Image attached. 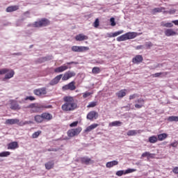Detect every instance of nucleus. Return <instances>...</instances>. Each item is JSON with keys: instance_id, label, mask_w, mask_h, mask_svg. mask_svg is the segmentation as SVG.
I'll list each match as a JSON object with an SVG mask.
<instances>
[{"instance_id": "f257e3e1", "label": "nucleus", "mask_w": 178, "mask_h": 178, "mask_svg": "<svg viewBox=\"0 0 178 178\" xmlns=\"http://www.w3.org/2000/svg\"><path fill=\"white\" fill-rule=\"evenodd\" d=\"M64 104L62 105L61 109L64 112H72L77 109V102L74 99V97L72 96L64 97Z\"/></svg>"}, {"instance_id": "f03ea898", "label": "nucleus", "mask_w": 178, "mask_h": 178, "mask_svg": "<svg viewBox=\"0 0 178 178\" xmlns=\"http://www.w3.org/2000/svg\"><path fill=\"white\" fill-rule=\"evenodd\" d=\"M76 76V72L73 71H68L66 72L64 75L60 74L56 76L54 79H53L50 81V86H55L60 81V79H62L63 81H67V80H69V79H72V77H74Z\"/></svg>"}, {"instance_id": "7ed1b4c3", "label": "nucleus", "mask_w": 178, "mask_h": 178, "mask_svg": "<svg viewBox=\"0 0 178 178\" xmlns=\"http://www.w3.org/2000/svg\"><path fill=\"white\" fill-rule=\"evenodd\" d=\"M137 37V33L136 32H128L124 35H122L117 38V41L120 42L122 41H127V40H133Z\"/></svg>"}, {"instance_id": "20e7f679", "label": "nucleus", "mask_w": 178, "mask_h": 178, "mask_svg": "<svg viewBox=\"0 0 178 178\" xmlns=\"http://www.w3.org/2000/svg\"><path fill=\"white\" fill-rule=\"evenodd\" d=\"M0 74H6L3 78V81L12 79L15 76V71L13 70H10L8 68H3L0 70Z\"/></svg>"}, {"instance_id": "39448f33", "label": "nucleus", "mask_w": 178, "mask_h": 178, "mask_svg": "<svg viewBox=\"0 0 178 178\" xmlns=\"http://www.w3.org/2000/svg\"><path fill=\"white\" fill-rule=\"evenodd\" d=\"M6 124H17L18 126H26V124H29L28 121H21L19 120V119L15 118V119H8L6 120L5 122Z\"/></svg>"}, {"instance_id": "423d86ee", "label": "nucleus", "mask_w": 178, "mask_h": 178, "mask_svg": "<svg viewBox=\"0 0 178 178\" xmlns=\"http://www.w3.org/2000/svg\"><path fill=\"white\" fill-rule=\"evenodd\" d=\"M28 108H31L30 112L31 113H38L40 112H42V107L38 106L35 104H32L28 106Z\"/></svg>"}, {"instance_id": "0eeeda50", "label": "nucleus", "mask_w": 178, "mask_h": 178, "mask_svg": "<svg viewBox=\"0 0 178 178\" xmlns=\"http://www.w3.org/2000/svg\"><path fill=\"white\" fill-rule=\"evenodd\" d=\"M81 130H83V129H81L80 127L76 129H70L67 131V136L68 137H74L75 136H79V134L81 133Z\"/></svg>"}, {"instance_id": "6e6552de", "label": "nucleus", "mask_w": 178, "mask_h": 178, "mask_svg": "<svg viewBox=\"0 0 178 178\" xmlns=\"http://www.w3.org/2000/svg\"><path fill=\"white\" fill-rule=\"evenodd\" d=\"M63 91H74L76 90V82L74 81H71L67 85H65L62 87Z\"/></svg>"}, {"instance_id": "1a4fd4ad", "label": "nucleus", "mask_w": 178, "mask_h": 178, "mask_svg": "<svg viewBox=\"0 0 178 178\" xmlns=\"http://www.w3.org/2000/svg\"><path fill=\"white\" fill-rule=\"evenodd\" d=\"M98 116H99V115L98 114V112L95 111H92L88 113L87 119H88L89 120H95L98 119Z\"/></svg>"}, {"instance_id": "9d476101", "label": "nucleus", "mask_w": 178, "mask_h": 178, "mask_svg": "<svg viewBox=\"0 0 178 178\" xmlns=\"http://www.w3.org/2000/svg\"><path fill=\"white\" fill-rule=\"evenodd\" d=\"M136 104H135V108H136V109H141V108H143V106H144V104L145 102V101L144 100V99H138L135 101Z\"/></svg>"}, {"instance_id": "9b49d317", "label": "nucleus", "mask_w": 178, "mask_h": 178, "mask_svg": "<svg viewBox=\"0 0 178 178\" xmlns=\"http://www.w3.org/2000/svg\"><path fill=\"white\" fill-rule=\"evenodd\" d=\"M164 34L165 35H166V37H172L173 35H177V33L175 31V30H173L172 29H165L164 31Z\"/></svg>"}, {"instance_id": "f8f14e48", "label": "nucleus", "mask_w": 178, "mask_h": 178, "mask_svg": "<svg viewBox=\"0 0 178 178\" xmlns=\"http://www.w3.org/2000/svg\"><path fill=\"white\" fill-rule=\"evenodd\" d=\"M69 69V67L66 65H61L58 67L55 68L54 72L55 73H62Z\"/></svg>"}, {"instance_id": "ddd939ff", "label": "nucleus", "mask_w": 178, "mask_h": 178, "mask_svg": "<svg viewBox=\"0 0 178 178\" xmlns=\"http://www.w3.org/2000/svg\"><path fill=\"white\" fill-rule=\"evenodd\" d=\"M144 60V58H143V56L141 55H136L133 59L132 62L134 64L138 65V63H141Z\"/></svg>"}, {"instance_id": "4468645a", "label": "nucleus", "mask_w": 178, "mask_h": 178, "mask_svg": "<svg viewBox=\"0 0 178 178\" xmlns=\"http://www.w3.org/2000/svg\"><path fill=\"white\" fill-rule=\"evenodd\" d=\"M76 41H86V40H88V36L79 33L75 36Z\"/></svg>"}, {"instance_id": "2eb2a0df", "label": "nucleus", "mask_w": 178, "mask_h": 178, "mask_svg": "<svg viewBox=\"0 0 178 178\" xmlns=\"http://www.w3.org/2000/svg\"><path fill=\"white\" fill-rule=\"evenodd\" d=\"M10 109H12L13 111H19V109H20V106L16 101L12 100L10 102Z\"/></svg>"}, {"instance_id": "dca6fc26", "label": "nucleus", "mask_w": 178, "mask_h": 178, "mask_svg": "<svg viewBox=\"0 0 178 178\" xmlns=\"http://www.w3.org/2000/svg\"><path fill=\"white\" fill-rule=\"evenodd\" d=\"M81 163H85V165H90V163H94V161L91 160V159L84 156L81 158Z\"/></svg>"}, {"instance_id": "f3484780", "label": "nucleus", "mask_w": 178, "mask_h": 178, "mask_svg": "<svg viewBox=\"0 0 178 178\" xmlns=\"http://www.w3.org/2000/svg\"><path fill=\"white\" fill-rule=\"evenodd\" d=\"M143 131L141 130H129L127 131V135L129 136H136L137 134H141Z\"/></svg>"}, {"instance_id": "a211bd4d", "label": "nucleus", "mask_w": 178, "mask_h": 178, "mask_svg": "<svg viewBox=\"0 0 178 178\" xmlns=\"http://www.w3.org/2000/svg\"><path fill=\"white\" fill-rule=\"evenodd\" d=\"M33 94H35V95H38V97L41 96V95H44V94H45V88H39V89H35L33 91Z\"/></svg>"}, {"instance_id": "6ab92c4d", "label": "nucleus", "mask_w": 178, "mask_h": 178, "mask_svg": "<svg viewBox=\"0 0 178 178\" xmlns=\"http://www.w3.org/2000/svg\"><path fill=\"white\" fill-rule=\"evenodd\" d=\"M8 149H16V148H19V143L17 142H11L8 143Z\"/></svg>"}, {"instance_id": "aec40b11", "label": "nucleus", "mask_w": 178, "mask_h": 178, "mask_svg": "<svg viewBox=\"0 0 178 178\" xmlns=\"http://www.w3.org/2000/svg\"><path fill=\"white\" fill-rule=\"evenodd\" d=\"M16 10H19V6H10L6 8L8 13L16 12Z\"/></svg>"}, {"instance_id": "412c9836", "label": "nucleus", "mask_w": 178, "mask_h": 178, "mask_svg": "<svg viewBox=\"0 0 178 178\" xmlns=\"http://www.w3.org/2000/svg\"><path fill=\"white\" fill-rule=\"evenodd\" d=\"M45 24V19H42L40 21L35 22L33 24V27H42Z\"/></svg>"}, {"instance_id": "4be33fe9", "label": "nucleus", "mask_w": 178, "mask_h": 178, "mask_svg": "<svg viewBox=\"0 0 178 178\" xmlns=\"http://www.w3.org/2000/svg\"><path fill=\"white\" fill-rule=\"evenodd\" d=\"M45 119V113H42V115L35 116V120L37 123H41Z\"/></svg>"}, {"instance_id": "5701e85b", "label": "nucleus", "mask_w": 178, "mask_h": 178, "mask_svg": "<svg viewBox=\"0 0 178 178\" xmlns=\"http://www.w3.org/2000/svg\"><path fill=\"white\" fill-rule=\"evenodd\" d=\"M99 126V124H92L90 126L88 127L85 129V132L88 133V132L91 131V130H94V129H97V127Z\"/></svg>"}, {"instance_id": "b1692460", "label": "nucleus", "mask_w": 178, "mask_h": 178, "mask_svg": "<svg viewBox=\"0 0 178 178\" xmlns=\"http://www.w3.org/2000/svg\"><path fill=\"white\" fill-rule=\"evenodd\" d=\"M166 138H168V134L166 133L157 135V140L159 141H163V140H166Z\"/></svg>"}, {"instance_id": "393cba45", "label": "nucleus", "mask_w": 178, "mask_h": 178, "mask_svg": "<svg viewBox=\"0 0 178 178\" xmlns=\"http://www.w3.org/2000/svg\"><path fill=\"white\" fill-rule=\"evenodd\" d=\"M126 89L120 90L116 93L118 98H123V97H126Z\"/></svg>"}, {"instance_id": "a878e982", "label": "nucleus", "mask_w": 178, "mask_h": 178, "mask_svg": "<svg viewBox=\"0 0 178 178\" xmlns=\"http://www.w3.org/2000/svg\"><path fill=\"white\" fill-rule=\"evenodd\" d=\"M124 33V30L118 31L117 32L109 33L108 37L112 38V37H118V35H120V34H123Z\"/></svg>"}, {"instance_id": "bb28decb", "label": "nucleus", "mask_w": 178, "mask_h": 178, "mask_svg": "<svg viewBox=\"0 0 178 178\" xmlns=\"http://www.w3.org/2000/svg\"><path fill=\"white\" fill-rule=\"evenodd\" d=\"M119 162L118 161H113L107 162L106 164V168H113V166H116V165H118Z\"/></svg>"}, {"instance_id": "cd10ccee", "label": "nucleus", "mask_w": 178, "mask_h": 178, "mask_svg": "<svg viewBox=\"0 0 178 178\" xmlns=\"http://www.w3.org/2000/svg\"><path fill=\"white\" fill-rule=\"evenodd\" d=\"M168 74H169L168 72H157L155 73L154 74H153V77H161V76H162V77H166V76H168Z\"/></svg>"}, {"instance_id": "c85d7f7f", "label": "nucleus", "mask_w": 178, "mask_h": 178, "mask_svg": "<svg viewBox=\"0 0 178 178\" xmlns=\"http://www.w3.org/2000/svg\"><path fill=\"white\" fill-rule=\"evenodd\" d=\"M149 143H150V144H155L156 143H158V137L156 136L149 137Z\"/></svg>"}, {"instance_id": "c756f323", "label": "nucleus", "mask_w": 178, "mask_h": 178, "mask_svg": "<svg viewBox=\"0 0 178 178\" xmlns=\"http://www.w3.org/2000/svg\"><path fill=\"white\" fill-rule=\"evenodd\" d=\"M54 165L55 163H54V161H49L45 164V168L46 169L49 170L50 169H53Z\"/></svg>"}, {"instance_id": "7c9ffc66", "label": "nucleus", "mask_w": 178, "mask_h": 178, "mask_svg": "<svg viewBox=\"0 0 178 178\" xmlns=\"http://www.w3.org/2000/svg\"><path fill=\"white\" fill-rule=\"evenodd\" d=\"M122 122L120 121H114V122H111L109 124V126H111V127H113L122 126Z\"/></svg>"}, {"instance_id": "2f4dec72", "label": "nucleus", "mask_w": 178, "mask_h": 178, "mask_svg": "<svg viewBox=\"0 0 178 178\" xmlns=\"http://www.w3.org/2000/svg\"><path fill=\"white\" fill-rule=\"evenodd\" d=\"M92 73L93 74H98L101 73V69L99 67H94L92 70Z\"/></svg>"}, {"instance_id": "473e14b6", "label": "nucleus", "mask_w": 178, "mask_h": 178, "mask_svg": "<svg viewBox=\"0 0 178 178\" xmlns=\"http://www.w3.org/2000/svg\"><path fill=\"white\" fill-rule=\"evenodd\" d=\"M90 51V47L86 46H79V52H87Z\"/></svg>"}, {"instance_id": "72a5a7b5", "label": "nucleus", "mask_w": 178, "mask_h": 178, "mask_svg": "<svg viewBox=\"0 0 178 178\" xmlns=\"http://www.w3.org/2000/svg\"><path fill=\"white\" fill-rule=\"evenodd\" d=\"M163 10H165V8H155L152 10L153 13H160Z\"/></svg>"}, {"instance_id": "f704fd0d", "label": "nucleus", "mask_w": 178, "mask_h": 178, "mask_svg": "<svg viewBox=\"0 0 178 178\" xmlns=\"http://www.w3.org/2000/svg\"><path fill=\"white\" fill-rule=\"evenodd\" d=\"M168 122H178V116H170L168 118Z\"/></svg>"}, {"instance_id": "c9c22d12", "label": "nucleus", "mask_w": 178, "mask_h": 178, "mask_svg": "<svg viewBox=\"0 0 178 178\" xmlns=\"http://www.w3.org/2000/svg\"><path fill=\"white\" fill-rule=\"evenodd\" d=\"M98 105V102H91L87 106V108H95Z\"/></svg>"}, {"instance_id": "e433bc0d", "label": "nucleus", "mask_w": 178, "mask_h": 178, "mask_svg": "<svg viewBox=\"0 0 178 178\" xmlns=\"http://www.w3.org/2000/svg\"><path fill=\"white\" fill-rule=\"evenodd\" d=\"M9 155H10V152H2L0 153V157L1 158L9 156Z\"/></svg>"}, {"instance_id": "4c0bfd02", "label": "nucleus", "mask_w": 178, "mask_h": 178, "mask_svg": "<svg viewBox=\"0 0 178 178\" xmlns=\"http://www.w3.org/2000/svg\"><path fill=\"white\" fill-rule=\"evenodd\" d=\"M92 94H94L93 92H85L84 93H83V98H88V97L92 95Z\"/></svg>"}, {"instance_id": "58836bf2", "label": "nucleus", "mask_w": 178, "mask_h": 178, "mask_svg": "<svg viewBox=\"0 0 178 178\" xmlns=\"http://www.w3.org/2000/svg\"><path fill=\"white\" fill-rule=\"evenodd\" d=\"M71 50L72 51V52H79L80 46H72Z\"/></svg>"}, {"instance_id": "ea45409f", "label": "nucleus", "mask_w": 178, "mask_h": 178, "mask_svg": "<svg viewBox=\"0 0 178 178\" xmlns=\"http://www.w3.org/2000/svg\"><path fill=\"white\" fill-rule=\"evenodd\" d=\"M42 131H38L36 132H34L32 134V138H38V137L41 134Z\"/></svg>"}, {"instance_id": "a19ab883", "label": "nucleus", "mask_w": 178, "mask_h": 178, "mask_svg": "<svg viewBox=\"0 0 178 178\" xmlns=\"http://www.w3.org/2000/svg\"><path fill=\"white\" fill-rule=\"evenodd\" d=\"M137 170L134 168H129L124 171V175H128V173H133V172H136Z\"/></svg>"}, {"instance_id": "79ce46f5", "label": "nucleus", "mask_w": 178, "mask_h": 178, "mask_svg": "<svg viewBox=\"0 0 178 178\" xmlns=\"http://www.w3.org/2000/svg\"><path fill=\"white\" fill-rule=\"evenodd\" d=\"M93 26L95 27V29L99 26V19L98 18L95 19V22L93 23Z\"/></svg>"}, {"instance_id": "37998d69", "label": "nucleus", "mask_w": 178, "mask_h": 178, "mask_svg": "<svg viewBox=\"0 0 178 178\" xmlns=\"http://www.w3.org/2000/svg\"><path fill=\"white\" fill-rule=\"evenodd\" d=\"M110 22H111V26H112L113 27H115V26H116V22H115V18L111 17L110 19Z\"/></svg>"}, {"instance_id": "c03bdc74", "label": "nucleus", "mask_w": 178, "mask_h": 178, "mask_svg": "<svg viewBox=\"0 0 178 178\" xmlns=\"http://www.w3.org/2000/svg\"><path fill=\"white\" fill-rule=\"evenodd\" d=\"M178 145L177 140H175L173 143H170V147H172L173 148H176Z\"/></svg>"}, {"instance_id": "a18cd8bd", "label": "nucleus", "mask_w": 178, "mask_h": 178, "mask_svg": "<svg viewBox=\"0 0 178 178\" xmlns=\"http://www.w3.org/2000/svg\"><path fill=\"white\" fill-rule=\"evenodd\" d=\"M51 119H52V115H51L50 113H46L45 120H51Z\"/></svg>"}, {"instance_id": "49530a36", "label": "nucleus", "mask_w": 178, "mask_h": 178, "mask_svg": "<svg viewBox=\"0 0 178 178\" xmlns=\"http://www.w3.org/2000/svg\"><path fill=\"white\" fill-rule=\"evenodd\" d=\"M28 99H29V101H34L35 100V97L33 96H28L25 98V101H27Z\"/></svg>"}, {"instance_id": "de8ad7c7", "label": "nucleus", "mask_w": 178, "mask_h": 178, "mask_svg": "<svg viewBox=\"0 0 178 178\" xmlns=\"http://www.w3.org/2000/svg\"><path fill=\"white\" fill-rule=\"evenodd\" d=\"M79 124V121H75L70 124V127H76Z\"/></svg>"}, {"instance_id": "09e8293b", "label": "nucleus", "mask_w": 178, "mask_h": 178, "mask_svg": "<svg viewBox=\"0 0 178 178\" xmlns=\"http://www.w3.org/2000/svg\"><path fill=\"white\" fill-rule=\"evenodd\" d=\"M149 155V152H145L142 154L141 156H142V158H148Z\"/></svg>"}, {"instance_id": "8fccbe9b", "label": "nucleus", "mask_w": 178, "mask_h": 178, "mask_svg": "<svg viewBox=\"0 0 178 178\" xmlns=\"http://www.w3.org/2000/svg\"><path fill=\"white\" fill-rule=\"evenodd\" d=\"M124 175V170H118L116 172L117 176H123Z\"/></svg>"}, {"instance_id": "3c124183", "label": "nucleus", "mask_w": 178, "mask_h": 178, "mask_svg": "<svg viewBox=\"0 0 178 178\" xmlns=\"http://www.w3.org/2000/svg\"><path fill=\"white\" fill-rule=\"evenodd\" d=\"M163 26L172 28L173 27V24H172L171 22H167L163 25Z\"/></svg>"}, {"instance_id": "603ef678", "label": "nucleus", "mask_w": 178, "mask_h": 178, "mask_svg": "<svg viewBox=\"0 0 178 178\" xmlns=\"http://www.w3.org/2000/svg\"><path fill=\"white\" fill-rule=\"evenodd\" d=\"M137 97H138L137 94L131 95H129V99L131 101V99H135V98H137Z\"/></svg>"}, {"instance_id": "864d4df0", "label": "nucleus", "mask_w": 178, "mask_h": 178, "mask_svg": "<svg viewBox=\"0 0 178 178\" xmlns=\"http://www.w3.org/2000/svg\"><path fill=\"white\" fill-rule=\"evenodd\" d=\"M155 158V154L149 153V156L147 159H154Z\"/></svg>"}, {"instance_id": "5fc2aeb1", "label": "nucleus", "mask_w": 178, "mask_h": 178, "mask_svg": "<svg viewBox=\"0 0 178 178\" xmlns=\"http://www.w3.org/2000/svg\"><path fill=\"white\" fill-rule=\"evenodd\" d=\"M152 42H147V43H146V44H145V47H147V49H149L151 47H152Z\"/></svg>"}, {"instance_id": "6e6d98bb", "label": "nucleus", "mask_w": 178, "mask_h": 178, "mask_svg": "<svg viewBox=\"0 0 178 178\" xmlns=\"http://www.w3.org/2000/svg\"><path fill=\"white\" fill-rule=\"evenodd\" d=\"M173 173H175V175H178V167H175L172 170Z\"/></svg>"}, {"instance_id": "4d7b16f0", "label": "nucleus", "mask_w": 178, "mask_h": 178, "mask_svg": "<svg viewBox=\"0 0 178 178\" xmlns=\"http://www.w3.org/2000/svg\"><path fill=\"white\" fill-rule=\"evenodd\" d=\"M168 13H169L170 15H173L175 13H176V10H170Z\"/></svg>"}, {"instance_id": "13d9d810", "label": "nucleus", "mask_w": 178, "mask_h": 178, "mask_svg": "<svg viewBox=\"0 0 178 178\" xmlns=\"http://www.w3.org/2000/svg\"><path fill=\"white\" fill-rule=\"evenodd\" d=\"M144 48L143 45H138L136 47V49H143Z\"/></svg>"}, {"instance_id": "bf43d9fd", "label": "nucleus", "mask_w": 178, "mask_h": 178, "mask_svg": "<svg viewBox=\"0 0 178 178\" xmlns=\"http://www.w3.org/2000/svg\"><path fill=\"white\" fill-rule=\"evenodd\" d=\"M172 23H174L175 26H178V19L172 21Z\"/></svg>"}, {"instance_id": "052dcab7", "label": "nucleus", "mask_w": 178, "mask_h": 178, "mask_svg": "<svg viewBox=\"0 0 178 178\" xmlns=\"http://www.w3.org/2000/svg\"><path fill=\"white\" fill-rule=\"evenodd\" d=\"M51 22H49V20L48 19H45V25L48 26V24H49Z\"/></svg>"}, {"instance_id": "680f3d73", "label": "nucleus", "mask_w": 178, "mask_h": 178, "mask_svg": "<svg viewBox=\"0 0 178 178\" xmlns=\"http://www.w3.org/2000/svg\"><path fill=\"white\" fill-rule=\"evenodd\" d=\"M74 63H74V61L67 63V65H74Z\"/></svg>"}, {"instance_id": "e2e57ef3", "label": "nucleus", "mask_w": 178, "mask_h": 178, "mask_svg": "<svg viewBox=\"0 0 178 178\" xmlns=\"http://www.w3.org/2000/svg\"><path fill=\"white\" fill-rule=\"evenodd\" d=\"M30 14V13L29 12V11H27V12H26L25 13H24V15H29Z\"/></svg>"}, {"instance_id": "0e129e2a", "label": "nucleus", "mask_w": 178, "mask_h": 178, "mask_svg": "<svg viewBox=\"0 0 178 178\" xmlns=\"http://www.w3.org/2000/svg\"><path fill=\"white\" fill-rule=\"evenodd\" d=\"M131 106V104H128V106H126V108H130Z\"/></svg>"}, {"instance_id": "69168bd1", "label": "nucleus", "mask_w": 178, "mask_h": 178, "mask_svg": "<svg viewBox=\"0 0 178 178\" xmlns=\"http://www.w3.org/2000/svg\"><path fill=\"white\" fill-rule=\"evenodd\" d=\"M79 90H76V92H78Z\"/></svg>"}, {"instance_id": "338daca9", "label": "nucleus", "mask_w": 178, "mask_h": 178, "mask_svg": "<svg viewBox=\"0 0 178 178\" xmlns=\"http://www.w3.org/2000/svg\"><path fill=\"white\" fill-rule=\"evenodd\" d=\"M177 177H178V175H177Z\"/></svg>"}]
</instances>
